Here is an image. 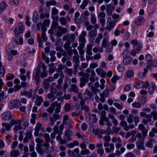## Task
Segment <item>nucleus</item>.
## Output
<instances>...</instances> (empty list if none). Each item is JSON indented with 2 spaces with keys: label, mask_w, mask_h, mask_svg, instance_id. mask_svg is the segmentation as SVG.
I'll use <instances>...</instances> for the list:
<instances>
[{
  "label": "nucleus",
  "mask_w": 157,
  "mask_h": 157,
  "mask_svg": "<svg viewBox=\"0 0 157 157\" xmlns=\"http://www.w3.org/2000/svg\"><path fill=\"white\" fill-rule=\"evenodd\" d=\"M44 136L46 139V141L49 142L50 141V137L49 134H45L44 135Z\"/></svg>",
  "instance_id": "6e6d98bb"
},
{
  "label": "nucleus",
  "mask_w": 157,
  "mask_h": 157,
  "mask_svg": "<svg viewBox=\"0 0 157 157\" xmlns=\"http://www.w3.org/2000/svg\"><path fill=\"white\" fill-rule=\"evenodd\" d=\"M112 141L113 143H116L117 142V141H118L119 142H121V139L120 138H118L117 139L116 138L113 137L112 139Z\"/></svg>",
  "instance_id": "603ef678"
},
{
  "label": "nucleus",
  "mask_w": 157,
  "mask_h": 157,
  "mask_svg": "<svg viewBox=\"0 0 157 157\" xmlns=\"http://www.w3.org/2000/svg\"><path fill=\"white\" fill-rule=\"evenodd\" d=\"M132 106L136 108H140L141 107V105L140 102H134L132 104Z\"/></svg>",
  "instance_id": "4be33fe9"
},
{
  "label": "nucleus",
  "mask_w": 157,
  "mask_h": 157,
  "mask_svg": "<svg viewBox=\"0 0 157 157\" xmlns=\"http://www.w3.org/2000/svg\"><path fill=\"white\" fill-rule=\"evenodd\" d=\"M68 154L70 156L73 157H76V155L73 151H71L70 150H68Z\"/></svg>",
  "instance_id": "338daca9"
},
{
  "label": "nucleus",
  "mask_w": 157,
  "mask_h": 157,
  "mask_svg": "<svg viewBox=\"0 0 157 157\" xmlns=\"http://www.w3.org/2000/svg\"><path fill=\"white\" fill-rule=\"evenodd\" d=\"M131 43L133 45L135 48L138 51L140 50L142 48V46L141 44L136 40H132Z\"/></svg>",
  "instance_id": "423d86ee"
},
{
  "label": "nucleus",
  "mask_w": 157,
  "mask_h": 157,
  "mask_svg": "<svg viewBox=\"0 0 157 157\" xmlns=\"http://www.w3.org/2000/svg\"><path fill=\"white\" fill-rule=\"evenodd\" d=\"M111 20L112 19L110 17H109L107 19L106 29L109 31H111L115 26L116 22L111 21Z\"/></svg>",
  "instance_id": "f03ea898"
},
{
  "label": "nucleus",
  "mask_w": 157,
  "mask_h": 157,
  "mask_svg": "<svg viewBox=\"0 0 157 157\" xmlns=\"http://www.w3.org/2000/svg\"><path fill=\"white\" fill-rule=\"evenodd\" d=\"M21 126L19 125L15 126L14 128V131L16 133L17 132L18 130H21Z\"/></svg>",
  "instance_id": "3c124183"
},
{
  "label": "nucleus",
  "mask_w": 157,
  "mask_h": 157,
  "mask_svg": "<svg viewBox=\"0 0 157 157\" xmlns=\"http://www.w3.org/2000/svg\"><path fill=\"white\" fill-rule=\"evenodd\" d=\"M42 124L40 123H38L36 124L35 129L37 130L40 131V129L42 130L43 128L41 127Z\"/></svg>",
  "instance_id": "a19ab883"
},
{
  "label": "nucleus",
  "mask_w": 157,
  "mask_h": 157,
  "mask_svg": "<svg viewBox=\"0 0 157 157\" xmlns=\"http://www.w3.org/2000/svg\"><path fill=\"white\" fill-rule=\"evenodd\" d=\"M19 29V33H23L25 30V27L23 26V24L21 22H19L18 24V28Z\"/></svg>",
  "instance_id": "aec40b11"
},
{
  "label": "nucleus",
  "mask_w": 157,
  "mask_h": 157,
  "mask_svg": "<svg viewBox=\"0 0 157 157\" xmlns=\"http://www.w3.org/2000/svg\"><path fill=\"white\" fill-rule=\"evenodd\" d=\"M120 124L122 127L124 126V130L126 131L129 130V127L127 125V123L126 121H122Z\"/></svg>",
  "instance_id": "6ab92c4d"
},
{
  "label": "nucleus",
  "mask_w": 157,
  "mask_h": 157,
  "mask_svg": "<svg viewBox=\"0 0 157 157\" xmlns=\"http://www.w3.org/2000/svg\"><path fill=\"white\" fill-rule=\"evenodd\" d=\"M134 87L137 89L141 88V84L140 83V81L139 82H135L133 84Z\"/></svg>",
  "instance_id": "c9c22d12"
},
{
  "label": "nucleus",
  "mask_w": 157,
  "mask_h": 157,
  "mask_svg": "<svg viewBox=\"0 0 157 157\" xmlns=\"http://www.w3.org/2000/svg\"><path fill=\"white\" fill-rule=\"evenodd\" d=\"M7 6V5L5 2H1L0 3V13L5 9Z\"/></svg>",
  "instance_id": "dca6fc26"
},
{
  "label": "nucleus",
  "mask_w": 157,
  "mask_h": 157,
  "mask_svg": "<svg viewBox=\"0 0 157 157\" xmlns=\"http://www.w3.org/2000/svg\"><path fill=\"white\" fill-rule=\"evenodd\" d=\"M106 115V112L105 111H103L101 112V117L103 119H105V121H107L108 120V119L107 118L105 117Z\"/></svg>",
  "instance_id": "de8ad7c7"
},
{
  "label": "nucleus",
  "mask_w": 157,
  "mask_h": 157,
  "mask_svg": "<svg viewBox=\"0 0 157 157\" xmlns=\"http://www.w3.org/2000/svg\"><path fill=\"white\" fill-rule=\"evenodd\" d=\"M36 142L38 143L37 146L36 150L37 152L40 154H42L44 153V151H43L40 147V146L42 143H43L44 141L39 138H37L36 139Z\"/></svg>",
  "instance_id": "20e7f679"
},
{
  "label": "nucleus",
  "mask_w": 157,
  "mask_h": 157,
  "mask_svg": "<svg viewBox=\"0 0 157 157\" xmlns=\"http://www.w3.org/2000/svg\"><path fill=\"white\" fill-rule=\"evenodd\" d=\"M10 124L12 125H14L16 124H21V122L20 120H14L12 119L10 121Z\"/></svg>",
  "instance_id": "412c9836"
},
{
  "label": "nucleus",
  "mask_w": 157,
  "mask_h": 157,
  "mask_svg": "<svg viewBox=\"0 0 157 157\" xmlns=\"http://www.w3.org/2000/svg\"><path fill=\"white\" fill-rule=\"evenodd\" d=\"M106 15L104 12H102L98 13V20L99 19H105Z\"/></svg>",
  "instance_id": "b1692460"
},
{
  "label": "nucleus",
  "mask_w": 157,
  "mask_h": 157,
  "mask_svg": "<svg viewBox=\"0 0 157 157\" xmlns=\"http://www.w3.org/2000/svg\"><path fill=\"white\" fill-rule=\"evenodd\" d=\"M145 59L147 62H150L152 60V57L150 55L147 54L145 56Z\"/></svg>",
  "instance_id": "c03bdc74"
},
{
  "label": "nucleus",
  "mask_w": 157,
  "mask_h": 157,
  "mask_svg": "<svg viewBox=\"0 0 157 157\" xmlns=\"http://www.w3.org/2000/svg\"><path fill=\"white\" fill-rule=\"evenodd\" d=\"M153 141L150 140L147 141L145 144V146L148 147H151L153 146Z\"/></svg>",
  "instance_id": "c756f323"
},
{
  "label": "nucleus",
  "mask_w": 157,
  "mask_h": 157,
  "mask_svg": "<svg viewBox=\"0 0 157 157\" xmlns=\"http://www.w3.org/2000/svg\"><path fill=\"white\" fill-rule=\"evenodd\" d=\"M19 105H21V104L19 100H13L10 102L9 107L10 109H13L14 108H18Z\"/></svg>",
  "instance_id": "f257e3e1"
},
{
  "label": "nucleus",
  "mask_w": 157,
  "mask_h": 157,
  "mask_svg": "<svg viewBox=\"0 0 157 157\" xmlns=\"http://www.w3.org/2000/svg\"><path fill=\"white\" fill-rule=\"evenodd\" d=\"M102 36V35L101 33H100L99 34L98 37L96 38L95 41L97 43H99L100 40L101 39Z\"/></svg>",
  "instance_id": "5fc2aeb1"
},
{
  "label": "nucleus",
  "mask_w": 157,
  "mask_h": 157,
  "mask_svg": "<svg viewBox=\"0 0 157 157\" xmlns=\"http://www.w3.org/2000/svg\"><path fill=\"white\" fill-rule=\"evenodd\" d=\"M19 29L18 28L16 27L15 28L14 32L16 35L18 36V35H20L22 33H19Z\"/></svg>",
  "instance_id": "bf43d9fd"
},
{
  "label": "nucleus",
  "mask_w": 157,
  "mask_h": 157,
  "mask_svg": "<svg viewBox=\"0 0 157 157\" xmlns=\"http://www.w3.org/2000/svg\"><path fill=\"white\" fill-rule=\"evenodd\" d=\"M12 114L10 112H6L2 113L1 115V118L4 121H8L12 118Z\"/></svg>",
  "instance_id": "7ed1b4c3"
},
{
  "label": "nucleus",
  "mask_w": 157,
  "mask_h": 157,
  "mask_svg": "<svg viewBox=\"0 0 157 157\" xmlns=\"http://www.w3.org/2000/svg\"><path fill=\"white\" fill-rule=\"evenodd\" d=\"M69 91H73L76 92H78V89L76 86L74 84H72L71 86V89L69 90Z\"/></svg>",
  "instance_id": "f704fd0d"
},
{
  "label": "nucleus",
  "mask_w": 157,
  "mask_h": 157,
  "mask_svg": "<svg viewBox=\"0 0 157 157\" xmlns=\"http://www.w3.org/2000/svg\"><path fill=\"white\" fill-rule=\"evenodd\" d=\"M88 19V17H86L82 13L80 17V20L81 22H84L86 20H87Z\"/></svg>",
  "instance_id": "473e14b6"
},
{
  "label": "nucleus",
  "mask_w": 157,
  "mask_h": 157,
  "mask_svg": "<svg viewBox=\"0 0 157 157\" xmlns=\"http://www.w3.org/2000/svg\"><path fill=\"white\" fill-rule=\"evenodd\" d=\"M133 72L132 71L129 70L127 71L124 77L126 79L128 78H131L133 76Z\"/></svg>",
  "instance_id": "a211bd4d"
},
{
  "label": "nucleus",
  "mask_w": 157,
  "mask_h": 157,
  "mask_svg": "<svg viewBox=\"0 0 157 157\" xmlns=\"http://www.w3.org/2000/svg\"><path fill=\"white\" fill-rule=\"evenodd\" d=\"M132 61V59L131 57H128L124 58L123 60L124 64L125 65H128Z\"/></svg>",
  "instance_id": "4468645a"
},
{
  "label": "nucleus",
  "mask_w": 157,
  "mask_h": 157,
  "mask_svg": "<svg viewBox=\"0 0 157 157\" xmlns=\"http://www.w3.org/2000/svg\"><path fill=\"white\" fill-rule=\"evenodd\" d=\"M5 70L4 67L1 68L0 69V78L3 77L5 75Z\"/></svg>",
  "instance_id": "e433bc0d"
},
{
  "label": "nucleus",
  "mask_w": 157,
  "mask_h": 157,
  "mask_svg": "<svg viewBox=\"0 0 157 157\" xmlns=\"http://www.w3.org/2000/svg\"><path fill=\"white\" fill-rule=\"evenodd\" d=\"M4 93L3 92H0V102H2L4 99Z\"/></svg>",
  "instance_id": "4d7b16f0"
},
{
  "label": "nucleus",
  "mask_w": 157,
  "mask_h": 157,
  "mask_svg": "<svg viewBox=\"0 0 157 157\" xmlns=\"http://www.w3.org/2000/svg\"><path fill=\"white\" fill-rule=\"evenodd\" d=\"M55 104L56 103H52L51 106L47 109V111L49 113H52L55 107Z\"/></svg>",
  "instance_id": "bb28decb"
},
{
  "label": "nucleus",
  "mask_w": 157,
  "mask_h": 157,
  "mask_svg": "<svg viewBox=\"0 0 157 157\" xmlns=\"http://www.w3.org/2000/svg\"><path fill=\"white\" fill-rule=\"evenodd\" d=\"M54 118L56 119V120L60 119L62 118V116L58 114H54L53 115Z\"/></svg>",
  "instance_id": "e2e57ef3"
},
{
  "label": "nucleus",
  "mask_w": 157,
  "mask_h": 157,
  "mask_svg": "<svg viewBox=\"0 0 157 157\" xmlns=\"http://www.w3.org/2000/svg\"><path fill=\"white\" fill-rule=\"evenodd\" d=\"M54 103H56L55 105V107L56 106L57 107L56 109V112L57 113H59L60 112V109L61 108V105L59 103H58L56 102H55Z\"/></svg>",
  "instance_id": "c85d7f7f"
},
{
  "label": "nucleus",
  "mask_w": 157,
  "mask_h": 157,
  "mask_svg": "<svg viewBox=\"0 0 157 157\" xmlns=\"http://www.w3.org/2000/svg\"><path fill=\"white\" fill-rule=\"evenodd\" d=\"M81 46H79L78 47V49L79 51V52L80 55L82 56L84 55V52L83 49L82 48V47Z\"/></svg>",
  "instance_id": "8fccbe9b"
},
{
  "label": "nucleus",
  "mask_w": 157,
  "mask_h": 157,
  "mask_svg": "<svg viewBox=\"0 0 157 157\" xmlns=\"http://www.w3.org/2000/svg\"><path fill=\"white\" fill-rule=\"evenodd\" d=\"M86 32L83 31L82 32L81 34L80 35L79 40L82 42L80 44V46H82L81 47L83 48L84 46V43L86 42V38L85 37L86 36Z\"/></svg>",
  "instance_id": "39448f33"
},
{
  "label": "nucleus",
  "mask_w": 157,
  "mask_h": 157,
  "mask_svg": "<svg viewBox=\"0 0 157 157\" xmlns=\"http://www.w3.org/2000/svg\"><path fill=\"white\" fill-rule=\"evenodd\" d=\"M14 78V76L13 75H8L7 76L6 79L7 80H11Z\"/></svg>",
  "instance_id": "052dcab7"
},
{
  "label": "nucleus",
  "mask_w": 157,
  "mask_h": 157,
  "mask_svg": "<svg viewBox=\"0 0 157 157\" xmlns=\"http://www.w3.org/2000/svg\"><path fill=\"white\" fill-rule=\"evenodd\" d=\"M120 79V77L117 75H113L111 78V81L113 83H116L117 81Z\"/></svg>",
  "instance_id": "7c9ffc66"
},
{
  "label": "nucleus",
  "mask_w": 157,
  "mask_h": 157,
  "mask_svg": "<svg viewBox=\"0 0 157 157\" xmlns=\"http://www.w3.org/2000/svg\"><path fill=\"white\" fill-rule=\"evenodd\" d=\"M88 3V1L87 0H84L82 2L81 5L80 6V8L84 10L86 6H87Z\"/></svg>",
  "instance_id": "5701e85b"
},
{
  "label": "nucleus",
  "mask_w": 157,
  "mask_h": 157,
  "mask_svg": "<svg viewBox=\"0 0 157 157\" xmlns=\"http://www.w3.org/2000/svg\"><path fill=\"white\" fill-rule=\"evenodd\" d=\"M2 125L3 127H5L6 129L7 130H10L11 128L10 125L6 123H3Z\"/></svg>",
  "instance_id": "ea45409f"
},
{
  "label": "nucleus",
  "mask_w": 157,
  "mask_h": 157,
  "mask_svg": "<svg viewBox=\"0 0 157 157\" xmlns=\"http://www.w3.org/2000/svg\"><path fill=\"white\" fill-rule=\"evenodd\" d=\"M90 152V151L88 149H86L82 150L80 152V154L82 155H87Z\"/></svg>",
  "instance_id": "72a5a7b5"
},
{
  "label": "nucleus",
  "mask_w": 157,
  "mask_h": 157,
  "mask_svg": "<svg viewBox=\"0 0 157 157\" xmlns=\"http://www.w3.org/2000/svg\"><path fill=\"white\" fill-rule=\"evenodd\" d=\"M109 94L107 90H105L102 93L100 94V96L101 98H106Z\"/></svg>",
  "instance_id": "4c0bfd02"
},
{
  "label": "nucleus",
  "mask_w": 157,
  "mask_h": 157,
  "mask_svg": "<svg viewBox=\"0 0 157 157\" xmlns=\"http://www.w3.org/2000/svg\"><path fill=\"white\" fill-rule=\"evenodd\" d=\"M133 116L131 114H129L126 116L127 121L129 123H132L133 122Z\"/></svg>",
  "instance_id": "2f4dec72"
},
{
  "label": "nucleus",
  "mask_w": 157,
  "mask_h": 157,
  "mask_svg": "<svg viewBox=\"0 0 157 157\" xmlns=\"http://www.w3.org/2000/svg\"><path fill=\"white\" fill-rule=\"evenodd\" d=\"M97 153L100 155L102 156L103 155L104 152V150L103 148H100L98 149L97 150Z\"/></svg>",
  "instance_id": "49530a36"
},
{
  "label": "nucleus",
  "mask_w": 157,
  "mask_h": 157,
  "mask_svg": "<svg viewBox=\"0 0 157 157\" xmlns=\"http://www.w3.org/2000/svg\"><path fill=\"white\" fill-rule=\"evenodd\" d=\"M91 21L92 24H95L97 22L96 15L93 13L91 14Z\"/></svg>",
  "instance_id": "a878e982"
},
{
  "label": "nucleus",
  "mask_w": 157,
  "mask_h": 157,
  "mask_svg": "<svg viewBox=\"0 0 157 157\" xmlns=\"http://www.w3.org/2000/svg\"><path fill=\"white\" fill-rule=\"evenodd\" d=\"M147 99L145 97H142L140 100V103L141 105H143L145 104L147 101Z\"/></svg>",
  "instance_id": "79ce46f5"
},
{
  "label": "nucleus",
  "mask_w": 157,
  "mask_h": 157,
  "mask_svg": "<svg viewBox=\"0 0 157 157\" xmlns=\"http://www.w3.org/2000/svg\"><path fill=\"white\" fill-rule=\"evenodd\" d=\"M155 89V85L154 82L151 83L148 90V92L150 94H152L154 92Z\"/></svg>",
  "instance_id": "f8f14e48"
},
{
  "label": "nucleus",
  "mask_w": 157,
  "mask_h": 157,
  "mask_svg": "<svg viewBox=\"0 0 157 157\" xmlns=\"http://www.w3.org/2000/svg\"><path fill=\"white\" fill-rule=\"evenodd\" d=\"M113 105L119 109H122L123 108V106L118 103H114Z\"/></svg>",
  "instance_id": "a18cd8bd"
},
{
  "label": "nucleus",
  "mask_w": 157,
  "mask_h": 157,
  "mask_svg": "<svg viewBox=\"0 0 157 157\" xmlns=\"http://www.w3.org/2000/svg\"><path fill=\"white\" fill-rule=\"evenodd\" d=\"M58 12V10L55 7H53L52 10V14L53 15H56Z\"/></svg>",
  "instance_id": "09e8293b"
},
{
  "label": "nucleus",
  "mask_w": 157,
  "mask_h": 157,
  "mask_svg": "<svg viewBox=\"0 0 157 157\" xmlns=\"http://www.w3.org/2000/svg\"><path fill=\"white\" fill-rule=\"evenodd\" d=\"M131 88V85L130 84H128L126 85L124 88V90L125 91H129Z\"/></svg>",
  "instance_id": "69168bd1"
},
{
  "label": "nucleus",
  "mask_w": 157,
  "mask_h": 157,
  "mask_svg": "<svg viewBox=\"0 0 157 157\" xmlns=\"http://www.w3.org/2000/svg\"><path fill=\"white\" fill-rule=\"evenodd\" d=\"M40 68L41 66L40 65H38L36 71L33 72V77L34 78L37 79L39 78V75L40 73Z\"/></svg>",
  "instance_id": "9b49d317"
},
{
  "label": "nucleus",
  "mask_w": 157,
  "mask_h": 157,
  "mask_svg": "<svg viewBox=\"0 0 157 157\" xmlns=\"http://www.w3.org/2000/svg\"><path fill=\"white\" fill-rule=\"evenodd\" d=\"M145 21V19L143 17L139 16L136 19L135 21V23L136 25L140 26Z\"/></svg>",
  "instance_id": "6e6552de"
},
{
  "label": "nucleus",
  "mask_w": 157,
  "mask_h": 157,
  "mask_svg": "<svg viewBox=\"0 0 157 157\" xmlns=\"http://www.w3.org/2000/svg\"><path fill=\"white\" fill-rule=\"evenodd\" d=\"M136 144L137 147L139 149L142 150H144L145 149V147L143 143L141 142H137L136 143Z\"/></svg>",
  "instance_id": "cd10ccee"
},
{
  "label": "nucleus",
  "mask_w": 157,
  "mask_h": 157,
  "mask_svg": "<svg viewBox=\"0 0 157 157\" xmlns=\"http://www.w3.org/2000/svg\"><path fill=\"white\" fill-rule=\"evenodd\" d=\"M72 135V132L71 131L69 130H67L65 131V136L69 137Z\"/></svg>",
  "instance_id": "37998d69"
},
{
  "label": "nucleus",
  "mask_w": 157,
  "mask_h": 157,
  "mask_svg": "<svg viewBox=\"0 0 157 157\" xmlns=\"http://www.w3.org/2000/svg\"><path fill=\"white\" fill-rule=\"evenodd\" d=\"M89 76V75L88 74H86L84 75L83 77L81 78V80L82 81V82L80 83V86L81 87H82L85 85V82H88V78Z\"/></svg>",
  "instance_id": "9d476101"
},
{
  "label": "nucleus",
  "mask_w": 157,
  "mask_h": 157,
  "mask_svg": "<svg viewBox=\"0 0 157 157\" xmlns=\"http://www.w3.org/2000/svg\"><path fill=\"white\" fill-rule=\"evenodd\" d=\"M67 31V29L65 28H59V31L57 33V36H61L63 33H66Z\"/></svg>",
  "instance_id": "2eb2a0df"
},
{
  "label": "nucleus",
  "mask_w": 157,
  "mask_h": 157,
  "mask_svg": "<svg viewBox=\"0 0 157 157\" xmlns=\"http://www.w3.org/2000/svg\"><path fill=\"white\" fill-rule=\"evenodd\" d=\"M39 14L37 11L34 12L33 17V22L36 23L39 21Z\"/></svg>",
  "instance_id": "ddd939ff"
},
{
  "label": "nucleus",
  "mask_w": 157,
  "mask_h": 157,
  "mask_svg": "<svg viewBox=\"0 0 157 157\" xmlns=\"http://www.w3.org/2000/svg\"><path fill=\"white\" fill-rule=\"evenodd\" d=\"M140 115L141 117H145L146 118H149L151 119L152 117L151 115H147L146 113L144 112H141L140 113Z\"/></svg>",
  "instance_id": "58836bf2"
},
{
  "label": "nucleus",
  "mask_w": 157,
  "mask_h": 157,
  "mask_svg": "<svg viewBox=\"0 0 157 157\" xmlns=\"http://www.w3.org/2000/svg\"><path fill=\"white\" fill-rule=\"evenodd\" d=\"M98 65L96 63H93L90 64V67L91 68H94L97 67Z\"/></svg>",
  "instance_id": "680f3d73"
},
{
  "label": "nucleus",
  "mask_w": 157,
  "mask_h": 157,
  "mask_svg": "<svg viewBox=\"0 0 157 157\" xmlns=\"http://www.w3.org/2000/svg\"><path fill=\"white\" fill-rule=\"evenodd\" d=\"M54 94H56L57 95H60L61 94V93L59 92L57 93L56 92V90L55 89H52L51 90V93H49L48 95V97L49 98H53V100L56 99V97L54 96Z\"/></svg>",
  "instance_id": "0eeeda50"
},
{
  "label": "nucleus",
  "mask_w": 157,
  "mask_h": 157,
  "mask_svg": "<svg viewBox=\"0 0 157 157\" xmlns=\"http://www.w3.org/2000/svg\"><path fill=\"white\" fill-rule=\"evenodd\" d=\"M151 115L153 116V118L154 120L157 119V113L155 112H152Z\"/></svg>",
  "instance_id": "774afa93"
},
{
  "label": "nucleus",
  "mask_w": 157,
  "mask_h": 157,
  "mask_svg": "<svg viewBox=\"0 0 157 157\" xmlns=\"http://www.w3.org/2000/svg\"><path fill=\"white\" fill-rule=\"evenodd\" d=\"M88 126L87 124L85 123H84L81 126L82 129L84 131H85L87 128Z\"/></svg>",
  "instance_id": "864d4df0"
},
{
  "label": "nucleus",
  "mask_w": 157,
  "mask_h": 157,
  "mask_svg": "<svg viewBox=\"0 0 157 157\" xmlns=\"http://www.w3.org/2000/svg\"><path fill=\"white\" fill-rule=\"evenodd\" d=\"M19 154V152L17 150H13L11 151L10 153V155L11 156H13L14 157H16Z\"/></svg>",
  "instance_id": "393cba45"
},
{
  "label": "nucleus",
  "mask_w": 157,
  "mask_h": 157,
  "mask_svg": "<svg viewBox=\"0 0 157 157\" xmlns=\"http://www.w3.org/2000/svg\"><path fill=\"white\" fill-rule=\"evenodd\" d=\"M99 20L100 22L101 26L104 27L105 25V19H99Z\"/></svg>",
  "instance_id": "0e129e2a"
},
{
  "label": "nucleus",
  "mask_w": 157,
  "mask_h": 157,
  "mask_svg": "<svg viewBox=\"0 0 157 157\" xmlns=\"http://www.w3.org/2000/svg\"><path fill=\"white\" fill-rule=\"evenodd\" d=\"M140 83L141 84V88H147L149 86V82L147 81L145 82L140 81Z\"/></svg>",
  "instance_id": "f3484780"
},
{
  "label": "nucleus",
  "mask_w": 157,
  "mask_h": 157,
  "mask_svg": "<svg viewBox=\"0 0 157 157\" xmlns=\"http://www.w3.org/2000/svg\"><path fill=\"white\" fill-rule=\"evenodd\" d=\"M60 21L62 24L64 25H65L66 24V19L65 17H61L60 19Z\"/></svg>",
  "instance_id": "13d9d810"
},
{
  "label": "nucleus",
  "mask_w": 157,
  "mask_h": 157,
  "mask_svg": "<svg viewBox=\"0 0 157 157\" xmlns=\"http://www.w3.org/2000/svg\"><path fill=\"white\" fill-rule=\"evenodd\" d=\"M114 6L112 4H109L106 5V11L107 14L108 15H111L112 11L114 10Z\"/></svg>",
  "instance_id": "1a4fd4ad"
}]
</instances>
